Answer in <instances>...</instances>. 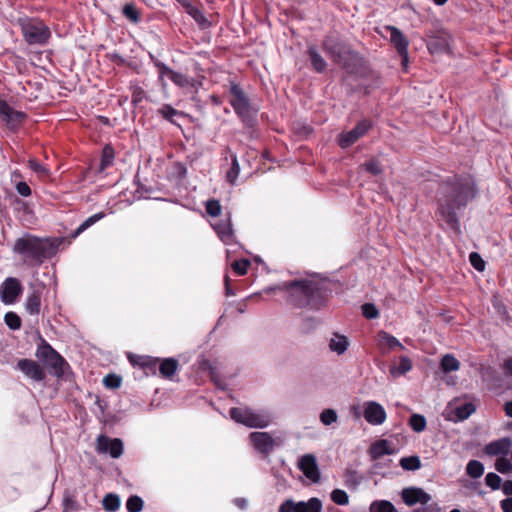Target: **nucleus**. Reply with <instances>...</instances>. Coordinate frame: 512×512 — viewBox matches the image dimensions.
Listing matches in <instances>:
<instances>
[{"label":"nucleus","instance_id":"1","mask_svg":"<svg viewBox=\"0 0 512 512\" xmlns=\"http://www.w3.org/2000/svg\"><path fill=\"white\" fill-rule=\"evenodd\" d=\"M477 195V186L470 176L456 175L443 180L436 194L435 215L439 225L459 234L463 211Z\"/></svg>","mask_w":512,"mask_h":512},{"label":"nucleus","instance_id":"2","mask_svg":"<svg viewBox=\"0 0 512 512\" xmlns=\"http://www.w3.org/2000/svg\"><path fill=\"white\" fill-rule=\"evenodd\" d=\"M279 290L287 294V302L298 308L319 310L326 305L329 289L326 283L310 279L283 282L269 291Z\"/></svg>","mask_w":512,"mask_h":512},{"label":"nucleus","instance_id":"3","mask_svg":"<svg viewBox=\"0 0 512 512\" xmlns=\"http://www.w3.org/2000/svg\"><path fill=\"white\" fill-rule=\"evenodd\" d=\"M61 243L60 238H39L26 234L15 241L13 251L21 255L29 265H41L56 254Z\"/></svg>","mask_w":512,"mask_h":512},{"label":"nucleus","instance_id":"4","mask_svg":"<svg viewBox=\"0 0 512 512\" xmlns=\"http://www.w3.org/2000/svg\"><path fill=\"white\" fill-rule=\"evenodd\" d=\"M322 49L334 63L342 67L347 73L353 74L356 72L357 56L340 37L327 35L322 41Z\"/></svg>","mask_w":512,"mask_h":512},{"label":"nucleus","instance_id":"5","mask_svg":"<svg viewBox=\"0 0 512 512\" xmlns=\"http://www.w3.org/2000/svg\"><path fill=\"white\" fill-rule=\"evenodd\" d=\"M229 103L246 126H253L257 109L253 107L244 90L234 81L229 82Z\"/></svg>","mask_w":512,"mask_h":512},{"label":"nucleus","instance_id":"6","mask_svg":"<svg viewBox=\"0 0 512 512\" xmlns=\"http://www.w3.org/2000/svg\"><path fill=\"white\" fill-rule=\"evenodd\" d=\"M231 418L249 428H265L271 421V415L266 410H253L248 407H233L229 411Z\"/></svg>","mask_w":512,"mask_h":512},{"label":"nucleus","instance_id":"7","mask_svg":"<svg viewBox=\"0 0 512 512\" xmlns=\"http://www.w3.org/2000/svg\"><path fill=\"white\" fill-rule=\"evenodd\" d=\"M23 37L29 45L44 46L51 37L50 28L38 19H20Z\"/></svg>","mask_w":512,"mask_h":512},{"label":"nucleus","instance_id":"8","mask_svg":"<svg viewBox=\"0 0 512 512\" xmlns=\"http://www.w3.org/2000/svg\"><path fill=\"white\" fill-rule=\"evenodd\" d=\"M36 357L50 366L56 377H62L65 374V369L69 368L67 361L43 338L37 348Z\"/></svg>","mask_w":512,"mask_h":512},{"label":"nucleus","instance_id":"9","mask_svg":"<svg viewBox=\"0 0 512 512\" xmlns=\"http://www.w3.org/2000/svg\"><path fill=\"white\" fill-rule=\"evenodd\" d=\"M323 505L320 499L310 498L308 501L295 502L292 499L284 500L278 512H322Z\"/></svg>","mask_w":512,"mask_h":512},{"label":"nucleus","instance_id":"10","mask_svg":"<svg viewBox=\"0 0 512 512\" xmlns=\"http://www.w3.org/2000/svg\"><path fill=\"white\" fill-rule=\"evenodd\" d=\"M372 127V123L368 119H363L348 132L341 133L338 139V144L341 148L345 149L353 145L359 138L364 136Z\"/></svg>","mask_w":512,"mask_h":512},{"label":"nucleus","instance_id":"11","mask_svg":"<svg viewBox=\"0 0 512 512\" xmlns=\"http://www.w3.org/2000/svg\"><path fill=\"white\" fill-rule=\"evenodd\" d=\"M253 447L261 454L269 455L279 444L268 432H252L249 435Z\"/></svg>","mask_w":512,"mask_h":512},{"label":"nucleus","instance_id":"12","mask_svg":"<svg viewBox=\"0 0 512 512\" xmlns=\"http://www.w3.org/2000/svg\"><path fill=\"white\" fill-rule=\"evenodd\" d=\"M26 117V113L16 111L5 100H0V118L10 129H16Z\"/></svg>","mask_w":512,"mask_h":512},{"label":"nucleus","instance_id":"13","mask_svg":"<svg viewBox=\"0 0 512 512\" xmlns=\"http://www.w3.org/2000/svg\"><path fill=\"white\" fill-rule=\"evenodd\" d=\"M22 293V285L17 278L8 277L0 286L1 300L5 304H12Z\"/></svg>","mask_w":512,"mask_h":512},{"label":"nucleus","instance_id":"14","mask_svg":"<svg viewBox=\"0 0 512 512\" xmlns=\"http://www.w3.org/2000/svg\"><path fill=\"white\" fill-rule=\"evenodd\" d=\"M390 32V41L401 57L402 65L407 66L408 63V40L404 34L394 26H388Z\"/></svg>","mask_w":512,"mask_h":512},{"label":"nucleus","instance_id":"15","mask_svg":"<svg viewBox=\"0 0 512 512\" xmlns=\"http://www.w3.org/2000/svg\"><path fill=\"white\" fill-rule=\"evenodd\" d=\"M363 416L371 425H381L385 422L387 417L383 406L375 401H368L364 403Z\"/></svg>","mask_w":512,"mask_h":512},{"label":"nucleus","instance_id":"16","mask_svg":"<svg viewBox=\"0 0 512 512\" xmlns=\"http://www.w3.org/2000/svg\"><path fill=\"white\" fill-rule=\"evenodd\" d=\"M299 469L312 482L318 483L321 478L316 457L312 454L303 455L298 463Z\"/></svg>","mask_w":512,"mask_h":512},{"label":"nucleus","instance_id":"17","mask_svg":"<svg viewBox=\"0 0 512 512\" xmlns=\"http://www.w3.org/2000/svg\"><path fill=\"white\" fill-rule=\"evenodd\" d=\"M401 497L403 502L408 506H414L417 503L426 505L432 499L430 494L419 487L404 488L401 492Z\"/></svg>","mask_w":512,"mask_h":512},{"label":"nucleus","instance_id":"18","mask_svg":"<svg viewBox=\"0 0 512 512\" xmlns=\"http://www.w3.org/2000/svg\"><path fill=\"white\" fill-rule=\"evenodd\" d=\"M97 448L99 452L109 453L115 459L123 454V442L119 438L110 439L101 435L97 439Z\"/></svg>","mask_w":512,"mask_h":512},{"label":"nucleus","instance_id":"19","mask_svg":"<svg viewBox=\"0 0 512 512\" xmlns=\"http://www.w3.org/2000/svg\"><path fill=\"white\" fill-rule=\"evenodd\" d=\"M17 367L29 378L35 381L45 379V373L37 362L30 359H21L17 363Z\"/></svg>","mask_w":512,"mask_h":512},{"label":"nucleus","instance_id":"20","mask_svg":"<svg viewBox=\"0 0 512 512\" xmlns=\"http://www.w3.org/2000/svg\"><path fill=\"white\" fill-rule=\"evenodd\" d=\"M178 2L201 29H207L211 26V22L207 19L204 13L197 7L193 6L188 0H178Z\"/></svg>","mask_w":512,"mask_h":512},{"label":"nucleus","instance_id":"21","mask_svg":"<svg viewBox=\"0 0 512 512\" xmlns=\"http://www.w3.org/2000/svg\"><path fill=\"white\" fill-rule=\"evenodd\" d=\"M512 446V440L508 437L492 441L484 448V452L489 456L507 455Z\"/></svg>","mask_w":512,"mask_h":512},{"label":"nucleus","instance_id":"22","mask_svg":"<svg viewBox=\"0 0 512 512\" xmlns=\"http://www.w3.org/2000/svg\"><path fill=\"white\" fill-rule=\"evenodd\" d=\"M475 411L476 406L472 402H465L451 409V415L448 419L451 421H463L469 418Z\"/></svg>","mask_w":512,"mask_h":512},{"label":"nucleus","instance_id":"23","mask_svg":"<svg viewBox=\"0 0 512 512\" xmlns=\"http://www.w3.org/2000/svg\"><path fill=\"white\" fill-rule=\"evenodd\" d=\"M41 288H33L25 302V309L30 315H38L41 307Z\"/></svg>","mask_w":512,"mask_h":512},{"label":"nucleus","instance_id":"24","mask_svg":"<svg viewBox=\"0 0 512 512\" xmlns=\"http://www.w3.org/2000/svg\"><path fill=\"white\" fill-rule=\"evenodd\" d=\"M369 453L372 459L376 460L384 455H391L394 453V449L390 446V443L386 439H381L373 443L369 449Z\"/></svg>","mask_w":512,"mask_h":512},{"label":"nucleus","instance_id":"25","mask_svg":"<svg viewBox=\"0 0 512 512\" xmlns=\"http://www.w3.org/2000/svg\"><path fill=\"white\" fill-rule=\"evenodd\" d=\"M307 54L313 69L317 73H322L326 70L327 63L315 46H310L307 50Z\"/></svg>","mask_w":512,"mask_h":512},{"label":"nucleus","instance_id":"26","mask_svg":"<svg viewBox=\"0 0 512 512\" xmlns=\"http://www.w3.org/2000/svg\"><path fill=\"white\" fill-rule=\"evenodd\" d=\"M214 230L217 232L218 236L224 243H229L232 240L233 237V230H232V224L230 222V219H227L226 221H220L219 223L215 224Z\"/></svg>","mask_w":512,"mask_h":512},{"label":"nucleus","instance_id":"27","mask_svg":"<svg viewBox=\"0 0 512 512\" xmlns=\"http://www.w3.org/2000/svg\"><path fill=\"white\" fill-rule=\"evenodd\" d=\"M179 366L175 358H165L159 364V372L164 378H171L177 371Z\"/></svg>","mask_w":512,"mask_h":512},{"label":"nucleus","instance_id":"28","mask_svg":"<svg viewBox=\"0 0 512 512\" xmlns=\"http://www.w3.org/2000/svg\"><path fill=\"white\" fill-rule=\"evenodd\" d=\"M349 342L346 336L335 334L330 339L329 348L331 351L336 352L338 355L343 354L348 348Z\"/></svg>","mask_w":512,"mask_h":512},{"label":"nucleus","instance_id":"29","mask_svg":"<svg viewBox=\"0 0 512 512\" xmlns=\"http://www.w3.org/2000/svg\"><path fill=\"white\" fill-rule=\"evenodd\" d=\"M121 500L118 494L108 493L102 500L103 509L106 512H116L119 510Z\"/></svg>","mask_w":512,"mask_h":512},{"label":"nucleus","instance_id":"30","mask_svg":"<svg viewBox=\"0 0 512 512\" xmlns=\"http://www.w3.org/2000/svg\"><path fill=\"white\" fill-rule=\"evenodd\" d=\"M370 512H398L395 506L387 500H375L370 504Z\"/></svg>","mask_w":512,"mask_h":512},{"label":"nucleus","instance_id":"31","mask_svg":"<svg viewBox=\"0 0 512 512\" xmlns=\"http://www.w3.org/2000/svg\"><path fill=\"white\" fill-rule=\"evenodd\" d=\"M129 359H130L131 363L137 364V365L141 366L142 368L149 369L151 371H153L157 367L158 363L160 362V359L152 358L149 356H139L137 361H135L132 356H130Z\"/></svg>","mask_w":512,"mask_h":512},{"label":"nucleus","instance_id":"32","mask_svg":"<svg viewBox=\"0 0 512 512\" xmlns=\"http://www.w3.org/2000/svg\"><path fill=\"white\" fill-rule=\"evenodd\" d=\"M240 173V165L235 154H231V167L226 173V180L234 185Z\"/></svg>","mask_w":512,"mask_h":512},{"label":"nucleus","instance_id":"33","mask_svg":"<svg viewBox=\"0 0 512 512\" xmlns=\"http://www.w3.org/2000/svg\"><path fill=\"white\" fill-rule=\"evenodd\" d=\"M158 114L161 115L165 120L169 121L170 123L176 124L175 117L181 116L182 112L173 108L169 104H165L161 108L158 109Z\"/></svg>","mask_w":512,"mask_h":512},{"label":"nucleus","instance_id":"34","mask_svg":"<svg viewBox=\"0 0 512 512\" xmlns=\"http://www.w3.org/2000/svg\"><path fill=\"white\" fill-rule=\"evenodd\" d=\"M412 369V362L407 356H401L399 358V364L397 367H391L390 373L394 376L404 375L406 372Z\"/></svg>","mask_w":512,"mask_h":512},{"label":"nucleus","instance_id":"35","mask_svg":"<svg viewBox=\"0 0 512 512\" xmlns=\"http://www.w3.org/2000/svg\"><path fill=\"white\" fill-rule=\"evenodd\" d=\"M466 473L471 478H480L484 473V465L478 460H470L466 466Z\"/></svg>","mask_w":512,"mask_h":512},{"label":"nucleus","instance_id":"36","mask_svg":"<svg viewBox=\"0 0 512 512\" xmlns=\"http://www.w3.org/2000/svg\"><path fill=\"white\" fill-rule=\"evenodd\" d=\"M441 368L444 372L457 371L460 368V362L451 354H446L441 360Z\"/></svg>","mask_w":512,"mask_h":512},{"label":"nucleus","instance_id":"37","mask_svg":"<svg viewBox=\"0 0 512 512\" xmlns=\"http://www.w3.org/2000/svg\"><path fill=\"white\" fill-rule=\"evenodd\" d=\"M400 466L407 471H415L420 469L421 460L418 456H408L400 459Z\"/></svg>","mask_w":512,"mask_h":512},{"label":"nucleus","instance_id":"38","mask_svg":"<svg viewBox=\"0 0 512 512\" xmlns=\"http://www.w3.org/2000/svg\"><path fill=\"white\" fill-rule=\"evenodd\" d=\"M379 338L380 344H384L388 346L390 349H404V346L399 342V340L396 337L392 336L391 334L385 331L379 332Z\"/></svg>","mask_w":512,"mask_h":512},{"label":"nucleus","instance_id":"39","mask_svg":"<svg viewBox=\"0 0 512 512\" xmlns=\"http://www.w3.org/2000/svg\"><path fill=\"white\" fill-rule=\"evenodd\" d=\"M408 423L412 430L417 433L424 431L427 425L426 418L417 413L411 415Z\"/></svg>","mask_w":512,"mask_h":512},{"label":"nucleus","instance_id":"40","mask_svg":"<svg viewBox=\"0 0 512 512\" xmlns=\"http://www.w3.org/2000/svg\"><path fill=\"white\" fill-rule=\"evenodd\" d=\"M170 80L177 86L181 87V88H185V87H194L195 86V80L194 79H190L189 77H187L186 75L182 74V73H179V72H176L174 71V73H172V76L170 77Z\"/></svg>","mask_w":512,"mask_h":512},{"label":"nucleus","instance_id":"41","mask_svg":"<svg viewBox=\"0 0 512 512\" xmlns=\"http://www.w3.org/2000/svg\"><path fill=\"white\" fill-rule=\"evenodd\" d=\"M114 157V149L110 145H106L102 151L100 171H104L108 168L112 164Z\"/></svg>","mask_w":512,"mask_h":512},{"label":"nucleus","instance_id":"42","mask_svg":"<svg viewBox=\"0 0 512 512\" xmlns=\"http://www.w3.org/2000/svg\"><path fill=\"white\" fill-rule=\"evenodd\" d=\"M122 13L132 23H138L140 21V13L133 3H127L124 5Z\"/></svg>","mask_w":512,"mask_h":512},{"label":"nucleus","instance_id":"43","mask_svg":"<svg viewBox=\"0 0 512 512\" xmlns=\"http://www.w3.org/2000/svg\"><path fill=\"white\" fill-rule=\"evenodd\" d=\"M144 502L141 497L131 495L126 502L128 512H140L143 509Z\"/></svg>","mask_w":512,"mask_h":512},{"label":"nucleus","instance_id":"44","mask_svg":"<svg viewBox=\"0 0 512 512\" xmlns=\"http://www.w3.org/2000/svg\"><path fill=\"white\" fill-rule=\"evenodd\" d=\"M338 419L337 412L334 409L327 408L320 413V421L323 425L328 426L335 423Z\"/></svg>","mask_w":512,"mask_h":512},{"label":"nucleus","instance_id":"45","mask_svg":"<svg viewBox=\"0 0 512 512\" xmlns=\"http://www.w3.org/2000/svg\"><path fill=\"white\" fill-rule=\"evenodd\" d=\"M4 321L11 330H18L21 327V318L15 312H7Z\"/></svg>","mask_w":512,"mask_h":512},{"label":"nucleus","instance_id":"46","mask_svg":"<svg viewBox=\"0 0 512 512\" xmlns=\"http://www.w3.org/2000/svg\"><path fill=\"white\" fill-rule=\"evenodd\" d=\"M331 500L337 505H347L349 502V496L344 490L334 489L331 492Z\"/></svg>","mask_w":512,"mask_h":512},{"label":"nucleus","instance_id":"47","mask_svg":"<svg viewBox=\"0 0 512 512\" xmlns=\"http://www.w3.org/2000/svg\"><path fill=\"white\" fill-rule=\"evenodd\" d=\"M495 469L502 474H510L512 472V463L505 457L498 458L495 462Z\"/></svg>","mask_w":512,"mask_h":512},{"label":"nucleus","instance_id":"48","mask_svg":"<svg viewBox=\"0 0 512 512\" xmlns=\"http://www.w3.org/2000/svg\"><path fill=\"white\" fill-rule=\"evenodd\" d=\"M485 483L492 490H497L501 487L502 479L496 473L490 472L485 477Z\"/></svg>","mask_w":512,"mask_h":512},{"label":"nucleus","instance_id":"49","mask_svg":"<svg viewBox=\"0 0 512 512\" xmlns=\"http://www.w3.org/2000/svg\"><path fill=\"white\" fill-rule=\"evenodd\" d=\"M361 309L363 316L367 319H375L379 316V311L373 303H365Z\"/></svg>","mask_w":512,"mask_h":512},{"label":"nucleus","instance_id":"50","mask_svg":"<svg viewBox=\"0 0 512 512\" xmlns=\"http://www.w3.org/2000/svg\"><path fill=\"white\" fill-rule=\"evenodd\" d=\"M206 212L212 217L219 216L221 213V205L218 200L211 199L206 202Z\"/></svg>","mask_w":512,"mask_h":512},{"label":"nucleus","instance_id":"51","mask_svg":"<svg viewBox=\"0 0 512 512\" xmlns=\"http://www.w3.org/2000/svg\"><path fill=\"white\" fill-rule=\"evenodd\" d=\"M250 266V261L247 259L236 260L232 263V269L235 273L242 276L247 273V269Z\"/></svg>","mask_w":512,"mask_h":512},{"label":"nucleus","instance_id":"52","mask_svg":"<svg viewBox=\"0 0 512 512\" xmlns=\"http://www.w3.org/2000/svg\"><path fill=\"white\" fill-rule=\"evenodd\" d=\"M469 260L471 265L478 271H483L485 269V261L482 259L479 253L472 252L469 255Z\"/></svg>","mask_w":512,"mask_h":512},{"label":"nucleus","instance_id":"53","mask_svg":"<svg viewBox=\"0 0 512 512\" xmlns=\"http://www.w3.org/2000/svg\"><path fill=\"white\" fill-rule=\"evenodd\" d=\"M363 167L367 172L372 175H378L382 172L381 165L378 160L371 159L363 164Z\"/></svg>","mask_w":512,"mask_h":512},{"label":"nucleus","instance_id":"54","mask_svg":"<svg viewBox=\"0 0 512 512\" xmlns=\"http://www.w3.org/2000/svg\"><path fill=\"white\" fill-rule=\"evenodd\" d=\"M103 383L107 388H119L121 385V378L115 374H109L104 377Z\"/></svg>","mask_w":512,"mask_h":512},{"label":"nucleus","instance_id":"55","mask_svg":"<svg viewBox=\"0 0 512 512\" xmlns=\"http://www.w3.org/2000/svg\"><path fill=\"white\" fill-rule=\"evenodd\" d=\"M29 168L39 175H47L48 170L45 166L39 163L37 160L30 159L28 162Z\"/></svg>","mask_w":512,"mask_h":512},{"label":"nucleus","instance_id":"56","mask_svg":"<svg viewBox=\"0 0 512 512\" xmlns=\"http://www.w3.org/2000/svg\"><path fill=\"white\" fill-rule=\"evenodd\" d=\"M155 66L158 68L160 79H162L164 76H167L170 79V77L172 76V73H174V70H172L169 66H167L163 62L156 61Z\"/></svg>","mask_w":512,"mask_h":512},{"label":"nucleus","instance_id":"57","mask_svg":"<svg viewBox=\"0 0 512 512\" xmlns=\"http://www.w3.org/2000/svg\"><path fill=\"white\" fill-rule=\"evenodd\" d=\"M145 97V91L141 87H134L132 91V104L137 105L139 104L143 98Z\"/></svg>","mask_w":512,"mask_h":512},{"label":"nucleus","instance_id":"58","mask_svg":"<svg viewBox=\"0 0 512 512\" xmlns=\"http://www.w3.org/2000/svg\"><path fill=\"white\" fill-rule=\"evenodd\" d=\"M413 512H441V508L437 503H432L416 508Z\"/></svg>","mask_w":512,"mask_h":512},{"label":"nucleus","instance_id":"59","mask_svg":"<svg viewBox=\"0 0 512 512\" xmlns=\"http://www.w3.org/2000/svg\"><path fill=\"white\" fill-rule=\"evenodd\" d=\"M16 190L18 194L23 197H28L31 195V188L26 182H18L16 185Z\"/></svg>","mask_w":512,"mask_h":512},{"label":"nucleus","instance_id":"60","mask_svg":"<svg viewBox=\"0 0 512 512\" xmlns=\"http://www.w3.org/2000/svg\"><path fill=\"white\" fill-rule=\"evenodd\" d=\"M501 509L503 512H512V497H508L506 499H503L500 502Z\"/></svg>","mask_w":512,"mask_h":512},{"label":"nucleus","instance_id":"61","mask_svg":"<svg viewBox=\"0 0 512 512\" xmlns=\"http://www.w3.org/2000/svg\"><path fill=\"white\" fill-rule=\"evenodd\" d=\"M90 226V224L85 220L84 222H82L78 228L72 233V238H76L78 237L82 232H84L86 229H88Z\"/></svg>","mask_w":512,"mask_h":512},{"label":"nucleus","instance_id":"62","mask_svg":"<svg viewBox=\"0 0 512 512\" xmlns=\"http://www.w3.org/2000/svg\"><path fill=\"white\" fill-rule=\"evenodd\" d=\"M233 503L241 510H245L248 506L247 499L243 497H237L233 500Z\"/></svg>","mask_w":512,"mask_h":512},{"label":"nucleus","instance_id":"63","mask_svg":"<svg viewBox=\"0 0 512 512\" xmlns=\"http://www.w3.org/2000/svg\"><path fill=\"white\" fill-rule=\"evenodd\" d=\"M174 169L178 177H184L186 175L187 169L183 164L176 162L174 164Z\"/></svg>","mask_w":512,"mask_h":512},{"label":"nucleus","instance_id":"64","mask_svg":"<svg viewBox=\"0 0 512 512\" xmlns=\"http://www.w3.org/2000/svg\"><path fill=\"white\" fill-rule=\"evenodd\" d=\"M503 493L512 496V480H507L502 486Z\"/></svg>","mask_w":512,"mask_h":512}]
</instances>
